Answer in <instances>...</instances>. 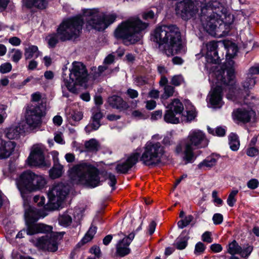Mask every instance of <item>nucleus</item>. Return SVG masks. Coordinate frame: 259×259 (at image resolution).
<instances>
[{"label": "nucleus", "mask_w": 259, "mask_h": 259, "mask_svg": "<svg viewBox=\"0 0 259 259\" xmlns=\"http://www.w3.org/2000/svg\"><path fill=\"white\" fill-rule=\"evenodd\" d=\"M201 9L200 20L205 30L213 35L224 23L227 17V9L217 1L207 3L206 0H183L176 6V14L187 20L194 17Z\"/></svg>", "instance_id": "f257e3e1"}, {"label": "nucleus", "mask_w": 259, "mask_h": 259, "mask_svg": "<svg viewBox=\"0 0 259 259\" xmlns=\"http://www.w3.org/2000/svg\"><path fill=\"white\" fill-rule=\"evenodd\" d=\"M116 18V15L114 13L106 14L97 9L87 10L83 16H76L63 21L58 26L57 32L61 41L70 40L79 36L84 20L92 28L102 31L113 23Z\"/></svg>", "instance_id": "f03ea898"}, {"label": "nucleus", "mask_w": 259, "mask_h": 259, "mask_svg": "<svg viewBox=\"0 0 259 259\" xmlns=\"http://www.w3.org/2000/svg\"><path fill=\"white\" fill-rule=\"evenodd\" d=\"M227 63L229 65L227 66L222 71L215 73L216 78L218 83L215 87L212 88L208 95L209 102L214 108H221L223 104V89L222 84L230 86L229 88V92L227 95L228 99L236 101L238 98H241L240 90L237 89L236 85H234V69L233 68L234 61L229 60Z\"/></svg>", "instance_id": "7ed1b4c3"}, {"label": "nucleus", "mask_w": 259, "mask_h": 259, "mask_svg": "<svg viewBox=\"0 0 259 259\" xmlns=\"http://www.w3.org/2000/svg\"><path fill=\"white\" fill-rule=\"evenodd\" d=\"M34 222L26 223L27 235H32L38 233L51 232L50 236L46 235L36 239H32L30 241L35 246L42 250L55 252L58 248V239H61L64 232H52L53 228L51 226Z\"/></svg>", "instance_id": "20e7f679"}, {"label": "nucleus", "mask_w": 259, "mask_h": 259, "mask_svg": "<svg viewBox=\"0 0 259 259\" xmlns=\"http://www.w3.org/2000/svg\"><path fill=\"white\" fill-rule=\"evenodd\" d=\"M156 41L167 56L177 54L182 49L181 33L176 25H163L156 28L154 32Z\"/></svg>", "instance_id": "39448f33"}, {"label": "nucleus", "mask_w": 259, "mask_h": 259, "mask_svg": "<svg viewBox=\"0 0 259 259\" xmlns=\"http://www.w3.org/2000/svg\"><path fill=\"white\" fill-rule=\"evenodd\" d=\"M207 145L205 134L200 130H193L190 132L186 139L177 145L176 151L178 154H184L183 159L186 163H192L196 158L194 150L204 148Z\"/></svg>", "instance_id": "423d86ee"}, {"label": "nucleus", "mask_w": 259, "mask_h": 259, "mask_svg": "<svg viewBox=\"0 0 259 259\" xmlns=\"http://www.w3.org/2000/svg\"><path fill=\"white\" fill-rule=\"evenodd\" d=\"M147 26V23L138 18H131L118 25L114 31V36L122 39L125 45L134 44L140 40L142 37L141 32Z\"/></svg>", "instance_id": "0eeeda50"}, {"label": "nucleus", "mask_w": 259, "mask_h": 259, "mask_svg": "<svg viewBox=\"0 0 259 259\" xmlns=\"http://www.w3.org/2000/svg\"><path fill=\"white\" fill-rule=\"evenodd\" d=\"M69 177L75 183L95 187L100 183L97 168L86 163L73 166L69 170Z\"/></svg>", "instance_id": "6e6552de"}, {"label": "nucleus", "mask_w": 259, "mask_h": 259, "mask_svg": "<svg viewBox=\"0 0 259 259\" xmlns=\"http://www.w3.org/2000/svg\"><path fill=\"white\" fill-rule=\"evenodd\" d=\"M17 188L23 197L26 192H32L43 189L47 181L42 175H36L30 170L21 174L16 181Z\"/></svg>", "instance_id": "1a4fd4ad"}, {"label": "nucleus", "mask_w": 259, "mask_h": 259, "mask_svg": "<svg viewBox=\"0 0 259 259\" xmlns=\"http://www.w3.org/2000/svg\"><path fill=\"white\" fill-rule=\"evenodd\" d=\"M69 76L63 74V84L71 92L76 90V85H82L88 80V73L85 66L80 62H73L69 69Z\"/></svg>", "instance_id": "9d476101"}, {"label": "nucleus", "mask_w": 259, "mask_h": 259, "mask_svg": "<svg viewBox=\"0 0 259 259\" xmlns=\"http://www.w3.org/2000/svg\"><path fill=\"white\" fill-rule=\"evenodd\" d=\"M164 153V148L160 143L148 141L144 146L140 161L147 166L156 165L161 162Z\"/></svg>", "instance_id": "9b49d317"}, {"label": "nucleus", "mask_w": 259, "mask_h": 259, "mask_svg": "<svg viewBox=\"0 0 259 259\" xmlns=\"http://www.w3.org/2000/svg\"><path fill=\"white\" fill-rule=\"evenodd\" d=\"M68 193V187L62 183L55 185L49 191V203L45 206V210H53L61 205Z\"/></svg>", "instance_id": "f8f14e48"}, {"label": "nucleus", "mask_w": 259, "mask_h": 259, "mask_svg": "<svg viewBox=\"0 0 259 259\" xmlns=\"http://www.w3.org/2000/svg\"><path fill=\"white\" fill-rule=\"evenodd\" d=\"M44 112L39 105L31 104L26 109L25 119L29 127L35 129L40 126Z\"/></svg>", "instance_id": "ddd939ff"}, {"label": "nucleus", "mask_w": 259, "mask_h": 259, "mask_svg": "<svg viewBox=\"0 0 259 259\" xmlns=\"http://www.w3.org/2000/svg\"><path fill=\"white\" fill-rule=\"evenodd\" d=\"M45 147L42 144L33 146L29 157L27 158L28 164L31 166L49 167L51 162L45 159Z\"/></svg>", "instance_id": "4468645a"}, {"label": "nucleus", "mask_w": 259, "mask_h": 259, "mask_svg": "<svg viewBox=\"0 0 259 259\" xmlns=\"http://www.w3.org/2000/svg\"><path fill=\"white\" fill-rule=\"evenodd\" d=\"M234 115L236 119L242 122L247 123L255 121V112L250 107H242L234 111Z\"/></svg>", "instance_id": "2eb2a0df"}, {"label": "nucleus", "mask_w": 259, "mask_h": 259, "mask_svg": "<svg viewBox=\"0 0 259 259\" xmlns=\"http://www.w3.org/2000/svg\"><path fill=\"white\" fill-rule=\"evenodd\" d=\"M134 233H130L122 240H119L116 245V253L120 256L123 257L130 253L129 246L135 237Z\"/></svg>", "instance_id": "dca6fc26"}, {"label": "nucleus", "mask_w": 259, "mask_h": 259, "mask_svg": "<svg viewBox=\"0 0 259 259\" xmlns=\"http://www.w3.org/2000/svg\"><path fill=\"white\" fill-rule=\"evenodd\" d=\"M140 154L138 152L132 154L125 161L119 162L116 166L117 173L125 174L138 161Z\"/></svg>", "instance_id": "f3484780"}, {"label": "nucleus", "mask_w": 259, "mask_h": 259, "mask_svg": "<svg viewBox=\"0 0 259 259\" xmlns=\"http://www.w3.org/2000/svg\"><path fill=\"white\" fill-rule=\"evenodd\" d=\"M252 251V247L250 246L242 249L236 240H233L227 246V252L231 255L240 254L243 257L248 256Z\"/></svg>", "instance_id": "a211bd4d"}, {"label": "nucleus", "mask_w": 259, "mask_h": 259, "mask_svg": "<svg viewBox=\"0 0 259 259\" xmlns=\"http://www.w3.org/2000/svg\"><path fill=\"white\" fill-rule=\"evenodd\" d=\"M207 52L206 58L208 62L219 64L220 61V57L218 54V42L211 41L206 45Z\"/></svg>", "instance_id": "6ab92c4d"}, {"label": "nucleus", "mask_w": 259, "mask_h": 259, "mask_svg": "<svg viewBox=\"0 0 259 259\" xmlns=\"http://www.w3.org/2000/svg\"><path fill=\"white\" fill-rule=\"evenodd\" d=\"M16 146L15 143L12 141L0 140V159L9 157L13 152Z\"/></svg>", "instance_id": "aec40b11"}, {"label": "nucleus", "mask_w": 259, "mask_h": 259, "mask_svg": "<svg viewBox=\"0 0 259 259\" xmlns=\"http://www.w3.org/2000/svg\"><path fill=\"white\" fill-rule=\"evenodd\" d=\"M46 215L42 213V211L29 206L25 212L26 223L36 222L40 218H44Z\"/></svg>", "instance_id": "412c9836"}, {"label": "nucleus", "mask_w": 259, "mask_h": 259, "mask_svg": "<svg viewBox=\"0 0 259 259\" xmlns=\"http://www.w3.org/2000/svg\"><path fill=\"white\" fill-rule=\"evenodd\" d=\"M219 159L218 155L212 154L199 163L197 167L202 170L209 169L216 165Z\"/></svg>", "instance_id": "4be33fe9"}, {"label": "nucleus", "mask_w": 259, "mask_h": 259, "mask_svg": "<svg viewBox=\"0 0 259 259\" xmlns=\"http://www.w3.org/2000/svg\"><path fill=\"white\" fill-rule=\"evenodd\" d=\"M166 108L172 112L176 113V115L181 116L182 114H183L184 109L183 104L180 100L178 99H174L171 102L167 105Z\"/></svg>", "instance_id": "5701e85b"}, {"label": "nucleus", "mask_w": 259, "mask_h": 259, "mask_svg": "<svg viewBox=\"0 0 259 259\" xmlns=\"http://www.w3.org/2000/svg\"><path fill=\"white\" fill-rule=\"evenodd\" d=\"M108 102L112 107L116 109H124L126 107L125 102L120 97L116 95L109 97Z\"/></svg>", "instance_id": "b1692460"}, {"label": "nucleus", "mask_w": 259, "mask_h": 259, "mask_svg": "<svg viewBox=\"0 0 259 259\" xmlns=\"http://www.w3.org/2000/svg\"><path fill=\"white\" fill-rule=\"evenodd\" d=\"M164 120L167 123L177 124L181 121V116L167 109L164 115Z\"/></svg>", "instance_id": "393cba45"}, {"label": "nucleus", "mask_w": 259, "mask_h": 259, "mask_svg": "<svg viewBox=\"0 0 259 259\" xmlns=\"http://www.w3.org/2000/svg\"><path fill=\"white\" fill-rule=\"evenodd\" d=\"M41 55L36 46H30L25 50L24 56L26 59H30L33 57L36 58Z\"/></svg>", "instance_id": "a878e982"}, {"label": "nucleus", "mask_w": 259, "mask_h": 259, "mask_svg": "<svg viewBox=\"0 0 259 259\" xmlns=\"http://www.w3.org/2000/svg\"><path fill=\"white\" fill-rule=\"evenodd\" d=\"M48 0H26L25 5L28 8H32L33 7L38 9H45L48 5Z\"/></svg>", "instance_id": "bb28decb"}, {"label": "nucleus", "mask_w": 259, "mask_h": 259, "mask_svg": "<svg viewBox=\"0 0 259 259\" xmlns=\"http://www.w3.org/2000/svg\"><path fill=\"white\" fill-rule=\"evenodd\" d=\"M63 172V166L59 163H55L53 167L49 171L50 177L56 179L61 177Z\"/></svg>", "instance_id": "cd10ccee"}, {"label": "nucleus", "mask_w": 259, "mask_h": 259, "mask_svg": "<svg viewBox=\"0 0 259 259\" xmlns=\"http://www.w3.org/2000/svg\"><path fill=\"white\" fill-rule=\"evenodd\" d=\"M21 131L20 126H12L6 130V136L11 140L16 139L19 137Z\"/></svg>", "instance_id": "c85d7f7f"}, {"label": "nucleus", "mask_w": 259, "mask_h": 259, "mask_svg": "<svg viewBox=\"0 0 259 259\" xmlns=\"http://www.w3.org/2000/svg\"><path fill=\"white\" fill-rule=\"evenodd\" d=\"M84 146L87 151L89 152H97L100 148L99 142L95 139H92L86 141L84 143Z\"/></svg>", "instance_id": "c756f323"}, {"label": "nucleus", "mask_w": 259, "mask_h": 259, "mask_svg": "<svg viewBox=\"0 0 259 259\" xmlns=\"http://www.w3.org/2000/svg\"><path fill=\"white\" fill-rule=\"evenodd\" d=\"M59 224L63 226H69L72 221L71 216L69 214V211H67L63 214H61L59 217Z\"/></svg>", "instance_id": "7c9ffc66"}, {"label": "nucleus", "mask_w": 259, "mask_h": 259, "mask_svg": "<svg viewBox=\"0 0 259 259\" xmlns=\"http://www.w3.org/2000/svg\"><path fill=\"white\" fill-rule=\"evenodd\" d=\"M229 140L230 148L233 151H237L240 145L238 136L234 133H231L229 136Z\"/></svg>", "instance_id": "2f4dec72"}, {"label": "nucleus", "mask_w": 259, "mask_h": 259, "mask_svg": "<svg viewBox=\"0 0 259 259\" xmlns=\"http://www.w3.org/2000/svg\"><path fill=\"white\" fill-rule=\"evenodd\" d=\"M96 232L97 228L96 227H91L81 240L80 243L84 244L90 241L93 238Z\"/></svg>", "instance_id": "473e14b6"}, {"label": "nucleus", "mask_w": 259, "mask_h": 259, "mask_svg": "<svg viewBox=\"0 0 259 259\" xmlns=\"http://www.w3.org/2000/svg\"><path fill=\"white\" fill-rule=\"evenodd\" d=\"M46 40L50 48H54L59 42L60 40L59 36L57 32L48 35L46 37Z\"/></svg>", "instance_id": "72a5a7b5"}, {"label": "nucleus", "mask_w": 259, "mask_h": 259, "mask_svg": "<svg viewBox=\"0 0 259 259\" xmlns=\"http://www.w3.org/2000/svg\"><path fill=\"white\" fill-rule=\"evenodd\" d=\"M196 116V112L193 109H191L190 110H188L186 111V114H185L184 113L181 115V121L188 122L194 119Z\"/></svg>", "instance_id": "f704fd0d"}, {"label": "nucleus", "mask_w": 259, "mask_h": 259, "mask_svg": "<svg viewBox=\"0 0 259 259\" xmlns=\"http://www.w3.org/2000/svg\"><path fill=\"white\" fill-rule=\"evenodd\" d=\"M164 93L161 95V99L166 100L173 96L175 93V88L170 85H166L163 88Z\"/></svg>", "instance_id": "c9c22d12"}, {"label": "nucleus", "mask_w": 259, "mask_h": 259, "mask_svg": "<svg viewBox=\"0 0 259 259\" xmlns=\"http://www.w3.org/2000/svg\"><path fill=\"white\" fill-rule=\"evenodd\" d=\"M255 84V80L254 77L247 74L246 80L242 83V87L244 90H248L252 89Z\"/></svg>", "instance_id": "e433bc0d"}, {"label": "nucleus", "mask_w": 259, "mask_h": 259, "mask_svg": "<svg viewBox=\"0 0 259 259\" xmlns=\"http://www.w3.org/2000/svg\"><path fill=\"white\" fill-rule=\"evenodd\" d=\"M207 130L208 132L213 136L223 137L225 136L226 134V130L222 126H218L215 129L208 127Z\"/></svg>", "instance_id": "4c0bfd02"}, {"label": "nucleus", "mask_w": 259, "mask_h": 259, "mask_svg": "<svg viewBox=\"0 0 259 259\" xmlns=\"http://www.w3.org/2000/svg\"><path fill=\"white\" fill-rule=\"evenodd\" d=\"M238 193V190H232L229 195L227 202L229 206L232 207L236 202V196Z\"/></svg>", "instance_id": "58836bf2"}, {"label": "nucleus", "mask_w": 259, "mask_h": 259, "mask_svg": "<svg viewBox=\"0 0 259 259\" xmlns=\"http://www.w3.org/2000/svg\"><path fill=\"white\" fill-rule=\"evenodd\" d=\"M193 217L191 215H189L185 217L183 220H181L178 222V226L179 228L183 229L187 226L192 221Z\"/></svg>", "instance_id": "ea45409f"}, {"label": "nucleus", "mask_w": 259, "mask_h": 259, "mask_svg": "<svg viewBox=\"0 0 259 259\" xmlns=\"http://www.w3.org/2000/svg\"><path fill=\"white\" fill-rule=\"evenodd\" d=\"M206 249L205 245L201 242L197 243L195 246L194 253L200 255L203 253Z\"/></svg>", "instance_id": "a19ab883"}, {"label": "nucleus", "mask_w": 259, "mask_h": 259, "mask_svg": "<svg viewBox=\"0 0 259 259\" xmlns=\"http://www.w3.org/2000/svg\"><path fill=\"white\" fill-rule=\"evenodd\" d=\"M187 238H179L176 242L175 245L177 249L182 250L186 248L187 245Z\"/></svg>", "instance_id": "79ce46f5"}, {"label": "nucleus", "mask_w": 259, "mask_h": 259, "mask_svg": "<svg viewBox=\"0 0 259 259\" xmlns=\"http://www.w3.org/2000/svg\"><path fill=\"white\" fill-rule=\"evenodd\" d=\"M184 78L181 75H174L171 79V83L175 86H179L184 82Z\"/></svg>", "instance_id": "37998d69"}, {"label": "nucleus", "mask_w": 259, "mask_h": 259, "mask_svg": "<svg viewBox=\"0 0 259 259\" xmlns=\"http://www.w3.org/2000/svg\"><path fill=\"white\" fill-rule=\"evenodd\" d=\"M100 126V121L93 120V122L85 127V131L90 132L91 130H97Z\"/></svg>", "instance_id": "c03bdc74"}, {"label": "nucleus", "mask_w": 259, "mask_h": 259, "mask_svg": "<svg viewBox=\"0 0 259 259\" xmlns=\"http://www.w3.org/2000/svg\"><path fill=\"white\" fill-rule=\"evenodd\" d=\"M12 68V66L11 63H4L0 66V72L3 74L8 73L11 71Z\"/></svg>", "instance_id": "a18cd8bd"}, {"label": "nucleus", "mask_w": 259, "mask_h": 259, "mask_svg": "<svg viewBox=\"0 0 259 259\" xmlns=\"http://www.w3.org/2000/svg\"><path fill=\"white\" fill-rule=\"evenodd\" d=\"M237 52V48L236 46L233 45L229 47L228 49V53L226 54L227 59H228V57L229 59L233 58L236 55Z\"/></svg>", "instance_id": "49530a36"}, {"label": "nucleus", "mask_w": 259, "mask_h": 259, "mask_svg": "<svg viewBox=\"0 0 259 259\" xmlns=\"http://www.w3.org/2000/svg\"><path fill=\"white\" fill-rule=\"evenodd\" d=\"M248 74L251 76L253 75L259 74V64H256L251 66L248 70Z\"/></svg>", "instance_id": "de8ad7c7"}, {"label": "nucleus", "mask_w": 259, "mask_h": 259, "mask_svg": "<svg viewBox=\"0 0 259 259\" xmlns=\"http://www.w3.org/2000/svg\"><path fill=\"white\" fill-rule=\"evenodd\" d=\"M7 106L4 105H0V123L4 122L5 118L7 117L6 110Z\"/></svg>", "instance_id": "09e8293b"}, {"label": "nucleus", "mask_w": 259, "mask_h": 259, "mask_svg": "<svg viewBox=\"0 0 259 259\" xmlns=\"http://www.w3.org/2000/svg\"><path fill=\"white\" fill-rule=\"evenodd\" d=\"M33 201L37 204L38 206H42L45 204V198L42 196L36 195L33 198Z\"/></svg>", "instance_id": "8fccbe9b"}, {"label": "nucleus", "mask_w": 259, "mask_h": 259, "mask_svg": "<svg viewBox=\"0 0 259 259\" xmlns=\"http://www.w3.org/2000/svg\"><path fill=\"white\" fill-rule=\"evenodd\" d=\"M22 53L19 50H16L14 51V53L12 56V60L14 62L17 63L22 58Z\"/></svg>", "instance_id": "3c124183"}, {"label": "nucleus", "mask_w": 259, "mask_h": 259, "mask_svg": "<svg viewBox=\"0 0 259 259\" xmlns=\"http://www.w3.org/2000/svg\"><path fill=\"white\" fill-rule=\"evenodd\" d=\"M211 236L210 232L208 231L204 232L202 235V241L208 243L212 242V238Z\"/></svg>", "instance_id": "603ef678"}, {"label": "nucleus", "mask_w": 259, "mask_h": 259, "mask_svg": "<svg viewBox=\"0 0 259 259\" xmlns=\"http://www.w3.org/2000/svg\"><path fill=\"white\" fill-rule=\"evenodd\" d=\"M210 249L214 253H219L222 251L223 247L220 244L214 243L210 245Z\"/></svg>", "instance_id": "864d4df0"}, {"label": "nucleus", "mask_w": 259, "mask_h": 259, "mask_svg": "<svg viewBox=\"0 0 259 259\" xmlns=\"http://www.w3.org/2000/svg\"><path fill=\"white\" fill-rule=\"evenodd\" d=\"M258 181L255 179L249 180L247 184V187L251 189H255L258 186Z\"/></svg>", "instance_id": "5fc2aeb1"}, {"label": "nucleus", "mask_w": 259, "mask_h": 259, "mask_svg": "<svg viewBox=\"0 0 259 259\" xmlns=\"http://www.w3.org/2000/svg\"><path fill=\"white\" fill-rule=\"evenodd\" d=\"M154 12L152 10L145 11L142 14V17L145 20L152 19L154 18Z\"/></svg>", "instance_id": "6e6d98bb"}, {"label": "nucleus", "mask_w": 259, "mask_h": 259, "mask_svg": "<svg viewBox=\"0 0 259 259\" xmlns=\"http://www.w3.org/2000/svg\"><path fill=\"white\" fill-rule=\"evenodd\" d=\"M212 220L214 224L219 225L222 223L223 217L220 213H215L213 216Z\"/></svg>", "instance_id": "4d7b16f0"}, {"label": "nucleus", "mask_w": 259, "mask_h": 259, "mask_svg": "<svg viewBox=\"0 0 259 259\" xmlns=\"http://www.w3.org/2000/svg\"><path fill=\"white\" fill-rule=\"evenodd\" d=\"M258 150L253 146H250L247 150V154L249 156H255L258 154Z\"/></svg>", "instance_id": "13d9d810"}, {"label": "nucleus", "mask_w": 259, "mask_h": 259, "mask_svg": "<svg viewBox=\"0 0 259 259\" xmlns=\"http://www.w3.org/2000/svg\"><path fill=\"white\" fill-rule=\"evenodd\" d=\"M103 115L99 109H97L96 111L93 113L92 119L93 120L100 121L101 119L102 118Z\"/></svg>", "instance_id": "bf43d9fd"}, {"label": "nucleus", "mask_w": 259, "mask_h": 259, "mask_svg": "<svg viewBox=\"0 0 259 259\" xmlns=\"http://www.w3.org/2000/svg\"><path fill=\"white\" fill-rule=\"evenodd\" d=\"M82 116L83 115L81 112L79 111L74 112L71 115L72 119L75 121H78L82 119Z\"/></svg>", "instance_id": "052dcab7"}, {"label": "nucleus", "mask_w": 259, "mask_h": 259, "mask_svg": "<svg viewBox=\"0 0 259 259\" xmlns=\"http://www.w3.org/2000/svg\"><path fill=\"white\" fill-rule=\"evenodd\" d=\"M108 180L109 181L108 184L111 187H114L116 184L117 181L115 176L111 173L108 174Z\"/></svg>", "instance_id": "680f3d73"}, {"label": "nucleus", "mask_w": 259, "mask_h": 259, "mask_svg": "<svg viewBox=\"0 0 259 259\" xmlns=\"http://www.w3.org/2000/svg\"><path fill=\"white\" fill-rule=\"evenodd\" d=\"M9 42L13 46H18L20 44L21 40L17 37H12L9 39Z\"/></svg>", "instance_id": "e2e57ef3"}, {"label": "nucleus", "mask_w": 259, "mask_h": 259, "mask_svg": "<svg viewBox=\"0 0 259 259\" xmlns=\"http://www.w3.org/2000/svg\"><path fill=\"white\" fill-rule=\"evenodd\" d=\"M162 112L161 110H157L154 111L152 115L151 119L152 120H157L160 119L162 117Z\"/></svg>", "instance_id": "0e129e2a"}, {"label": "nucleus", "mask_w": 259, "mask_h": 259, "mask_svg": "<svg viewBox=\"0 0 259 259\" xmlns=\"http://www.w3.org/2000/svg\"><path fill=\"white\" fill-rule=\"evenodd\" d=\"M127 95L132 99L137 98L138 96V92L135 90L128 89L127 90Z\"/></svg>", "instance_id": "69168bd1"}, {"label": "nucleus", "mask_w": 259, "mask_h": 259, "mask_svg": "<svg viewBox=\"0 0 259 259\" xmlns=\"http://www.w3.org/2000/svg\"><path fill=\"white\" fill-rule=\"evenodd\" d=\"M156 105V103L155 101L149 100L146 102V107L148 110H152L155 108Z\"/></svg>", "instance_id": "338daca9"}, {"label": "nucleus", "mask_w": 259, "mask_h": 259, "mask_svg": "<svg viewBox=\"0 0 259 259\" xmlns=\"http://www.w3.org/2000/svg\"><path fill=\"white\" fill-rule=\"evenodd\" d=\"M54 140L59 144H63L65 143L61 133L56 134L54 137Z\"/></svg>", "instance_id": "774afa93"}]
</instances>
